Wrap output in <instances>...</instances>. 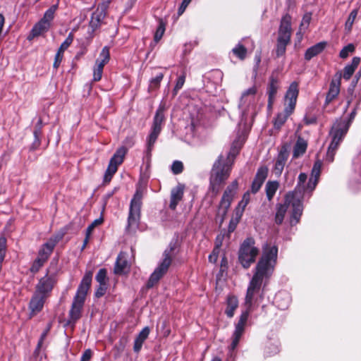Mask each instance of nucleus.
<instances>
[{"label":"nucleus","instance_id":"obj_1","mask_svg":"<svg viewBox=\"0 0 361 361\" xmlns=\"http://www.w3.org/2000/svg\"><path fill=\"white\" fill-rule=\"evenodd\" d=\"M321 167L322 164L319 161L314 163L311 176L307 182V175L305 173H300L295 190L286 194V202L292 203L294 208L292 224L300 221L303 211L302 200L306 194L310 196L315 189L320 176Z\"/></svg>","mask_w":361,"mask_h":361},{"label":"nucleus","instance_id":"obj_2","mask_svg":"<svg viewBox=\"0 0 361 361\" xmlns=\"http://www.w3.org/2000/svg\"><path fill=\"white\" fill-rule=\"evenodd\" d=\"M278 247L270 243L262 245V255L255 267L252 279L262 283L267 282L272 276L277 263Z\"/></svg>","mask_w":361,"mask_h":361},{"label":"nucleus","instance_id":"obj_3","mask_svg":"<svg viewBox=\"0 0 361 361\" xmlns=\"http://www.w3.org/2000/svg\"><path fill=\"white\" fill-rule=\"evenodd\" d=\"M92 271H87L78 288L69 312L70 322L75 323L81 317L85 297L92 283Z\"/></svg>","mask_w":361,"mask_h":361},{"label":"nucleus","instance_id":"obj_4","mask_svg":"<svg viewBox=\"0 0 361 361\" xmlns=\"http://www.w3.org/2000/svg\"><path fill=\"white\" fill-rule=\"evenodd\" d=\"M298 93V83L293 82L290 85L284 97V111L279 113L274 120V126L276 129L279 130L286 123L288 116L294 111Z\"/></svg>","mask_w":361,"mask_h":361},{"label":"nucleus","instance_id":"obj_5","mask_svg":"<svg viewBox=\"0 0 361 361\" xmlns=\"http://www.w3.org/2000/svg\"><path fill=\"white\" fill-rule=\"evenodd\" d=\"M231 171V164L224 163L223 155H219L213 165L209 178L210 189L214 195L219 192L221 185L229 177Z\"/></svg>","mask_w":361,"mask_h":361},{"label":"nucleus","instance_id":"obj_6","mask_svg":"<svg viewBox=\"0 0 361 361\" xmlns=\"http://www.w3.org/2000/svg\"><path fill=\"white\" fill-rule=\"evenodd\" d=\"M291 35V17L289 14H286L281 20L278 32L276 46V54L277 57H280L285 54L286 46L290 42Z\"/></svg>","mask_w":361,"mask_h":361},{"label":"nucleus","instance_id":"obj_7","mask_svg":"<svg viewBox=\"0 0 361 361\" xmlns=\"http://www.w3.org/2000/svg\"><path fill=\"white\" fill-rule=\"evenodd\" d=\"M259 254V250L255 246L253 238H248L242 243L238 253V260L243 268L247 269L252 264Z\"/></svg>","mask_w":361,"mask_h":361},{"label":"nucleus","instance_id":"obj_8","mask_svg":"<svg viewBox=\"0 0 361 361\" xmlns=\"http://www.w3.org/2000/svg\"><path fill=\"white\" fill-rule=\"evenodd\" d=\"M173 247L171 245L169 249H166L164 252L162 261L158 264L157 267L150 275L149 279L147 283V287L148 288H153L156 284L158 283L159 280L166 274L172 262L171 253L173 251Z\"/></svg>","mask_w":361,"mask_h":361},{"label":"nucleus","instance_id":"obj_9","mask_svg":"<svg viewBox=\"0 0 361 361\" xmlns=\"http://www.w3.org/2000/svg\"><path fill=\"white\" fill-rule=\"evenodd\" d=\"M142 194L137 190L130 204L128 218L127 230L128 232L135 231L138 227L140 219V209L142 205Z\"/></svg>","mask_w":361,"mask_h":361},{"label":"nucleus","instance_id":"obj_10","mask_svg":"<svg viewBox=\"0 0 361 361\" xmlns=\"http://www.w3.org/2000/svg\"><path fill=\"white\" fill-rule=\"evenodd\" d=\"M57 8L58 5L55 4L46 11L43 18L33 26L28 37L29 39L39 37L49 30Z\"/></svg>","mask_w":361,"mask_h":361},{"label":"nucleus","instance_id":"obj_11","mask_svg":"<svg viewBox=\"0 0 361 361\" xmlns=\"http://www.w3.org/2000/svg\"><path fill=\"white\" fill-rule=\"evenodd\" d=\"M164 107L163 106H159L157 109L156 114L154 115V119H153V123L151 128V132L148 136L147 139V150L148 152H150L154 143L157 141V139L160 134L161 129H162V125L165 120L164 116Z\"/></svg>","mask_w":361,"mask_h":361},{"label":"nucleus","instance_id":"obj_12","mask_svg":"<svg viewBox=\"0 0 361 361\" xmlns=\"http://www.w3.org/2000/svg\"><path fill=\"white\" fill-rule=\"evenodd\" d=\"M127 151V148L123 146L116 149V152L111 158L109 166L106 170L104 176V181L105 183H109L111 181L113 176L117 171L118 166L123 163Z\"/></svg>","mask_w":361,"mask_h":361},{"label":"nucleus","instance_id":"obj_13","mask_svg":"<svg viewBox=\"0 0 361 361\" xmlns=\"http://www.w3.org/2000/svg\"><path fill=\"white\" fill-rule=\"evenodd\" d=\"M238 189V182L237 180H235L230 185H228L225 190L219 207V212L222 216H225L226 214L228 209H229L231 204L237 193Z\"/></svg>","mask_w":361,"mask_h":361},{"label":"nucleus","instance_id":"obj_14","mask_svg":"<svg viewBox=\"0 0 361 361\" xmlns=\"http://www.w3.org/2000/svg\"><path fill=\"white\" fill-rule=\"evenodd\" d=\"M250 310L247 309L242 312L233 334L232 342L229 347L230 350H234L238 345L240 339L244 333L245 327L248 319Z\"/></svg>","mask_w":361,"mask_h":361},{"label":"nucleus","instance_id":"obj_15","mask_svg":"<svg viewBox=\"0 0 361 361\" xmlns=\"http://www.w3.org/2000/svg\"><path fill=\"white\" fill-rule=\"evenodd\" d=\"M257 93V87L253 85L244 91L241 95L239 108L241 109L243 117L247 116L250 106H253L255 96Z\"/></svg>","mask_w":361,"mask_h":361},{"label":"nucleus","instance_id":"obj_16","mask_svg":"<svg viewBox=\"0 0 361 361\" xmlns=\"http://www.w3.org/2000/svg\"><path fill=\"white\" fill-rule=\"evenodd\" d=\"M54 278L47 274L39 281L35 292L48 298L54 288Z\"/></svg>","mask_w":361,"mask_h":361},{"label":"nucleus","instance_id":"obj_17","mask_svg":"<svg viewBox=\"0 0 361 361\" xmlns=\"http://www.w3.org/2000/svg\"><path fill=\"white\" fill-rule=\"evenodd\" d=\"M341 78L342 74L341 73H336L334 75L326 97L325 105H328L331 103L339 94Z\"/></svg>","mask_w":361,"mask_h":361},{"label":"nucleus","instance_id":"obj_18","mask_svg":"<svg viewBox=\"0 0 361 361\" xmlns=\"http://www.w3.org/2000/svg\"><path fill=\"white\" fill-rule=\"evenodd\" d=\"M355 115L356 109L355 108L350 113L348 120L341 119L339 121H337L334 124L331 128V130H333V132L339 133V134H341V135L344 137L347 133L351 123L354 120Z\"/></svg>","mask_w":361,"mask_h":361},{"label":"nucleus","instance_id":"obj_19","mask_svg":"<svg viewBox=\"0 0 361 361\" xmlns=\"http://www.w3.org/2000/svg\"><path fill=\"white\" fill-rule=\"evenodd\" d=\"M289 156V152L286 145H283L277 156L274 172L276 176H280L284 169L285 164Z\"/></svg>","mask_w":361,"mask_h":361},{"label":"nucleus","instance_id":"obj_20","mask_svg":"<svg viewBox=\"0 0 361 361\" xmlns=\"http://www.w3.org/2000/svg\"><path fill=\"white\" fill-rule=\"evenodd\" d=\"M330 133L332 135V140L329 146L326 159L328 161L331 162L334 161L336 151L344 137L341 135V134H339V133L333 132V130H331Z\"/></svg>","mask_w":361,"mask_h":361},{"label":"nucleus","instance_id":"obj_21","mask_svg":"<svg viewBox=\"0 0 361 361\" xmlns=\"http://www.w3.org/2000/svg\"><path fill=\"white\" fill-rule=\"evenodd\" d=\"M262 283L258 282L257 281L252 279L245 296V306L247 309H251L252 306L253 298L254 295L257 293L261 288Z\"/></svg>","mask_w":361,"mask_h":361},{"label":"nucleus","instance_id":"obj_22","mask_svg":"<svg viewBox=\"0 0 361 361\" xmlns=\"http://www.w3.org/2000/svg\"><path fill=\"white\" fill-rule=\"evenodd\" d=\"M60 239L61 237L58 235L51 237L42 245L41 249L39 250L38 256L47 260Z\"/></svg>","mask_w":361,"mask_h":361},{"label":"nucleus","instance_id":"obj_23","mask_svg":"<svg viewBox=\"0 0 361 361\" xmlns=\"http://www.w3.org/2000/svg\"><path fill=\"white\" fill-rule=\"evenodd\" d=\"M268 169L266 167L258 169L255 177L251 185L250 193L256 194L261 188L262 184L267 177Z\"/></svg>","mask_w":361,"mask_h":361},{"label":"nucleus","instance_id":"obj_24","mask_svg":"<svg viewBox=\"0 0 361 361\" xmlns=\"http://www.w3.org/2000/svg\"><path fill=\"white\" fill-rule=\"evenodd\" d=\"M47 298L34 293L29 303V309L30 310V315L34 316L41 312L43 309L45 300Z\"/></svg>","mask_w":361,"mask_h":361},{"label":"nucleus","instance_id":"obj_25","mask_svg":"<svg viewBox=\"0 0 361 361\" xmlns=\"http://www.w3.org/2000/svg\"><path fill=\"white\" fill-rule=\"evenodd\" d=\"M185 186L178 183L171 191L169 208L175 210L178 203L182 200L184 194Z\"/></svg>","mask_w":361,"mask_h":361},{"label":"nucleus","instance_id":"obj_26","mask_svg":"<svg viewBox=\"0 0 361 361\" xmlns=\"http://www.w3.org/2000/svg\"><path fill=\"white\" fill-rule=\"evenodd\" d=\"M290 206L292 207L291 215H290V224L291 226H295L298 224V223L292 224V216H293L294 208H293L292 203H289V202H286V196L285 197V203L283 204H279L277 207L276 213L275 215L276 224H282L284 216H285V214L287 212V209H288V207H290Z\"/></svg>","mask_w":361,"mask_h":361},{"label":"nucleus","instance_id":"obj_27","mask_svg":"<svg viewBox=\"0 0 361 361\" xmlns=\"http://www.w3.org/2000/svg\"><path fill=\"white\" fill-rule=\"evenodd\" d=\"M128 270L129 264L126 259V254L124 252H120L116 261L114 273L121 275L128 272Z\"/></svg>","mask_w":361,"mask_h":361},{"label":"nucleus","instance_id":"obj_28","mask_svg":"<svg viewBox=\"0 0 361 361\" xmlns=\"http://www.w3.org/2000/svg\"><path fill=\"white\" fill-rule=\"evenodd\" d=\"M251 200V193L250 190L245 192L242 197V200L238 202L235 209V219L238 221L242 217L245 207Z\"/></svg>","mask_w":361,"mask_h":361},{"label":"nucleus","instance_id":"obj_29","mask_svg":"<svg viewBox=\"0 0 361 361\" xmlns=\"http://www.w3.org/2000/svg\"><path fill=\"white\" fill-rule=\"evenodd\" d=\"M150 332V329L148 326H145L142 329V331L139 333L134 341L133 350L135 353H140L142 344L145 341V340L148 338Z\"/></svg>","mask_w":361,"mask_h":361},{"label":"nucleus","instance_id":"obj_30","mask_svg":"<svg viewBox=\"0 0 361 361\" xmlns=\"http://www.w3.org/2000/svg\"><path fill=\"white\" fill-rule=\"evenodd\" d=\"M307 148V142L301 136H298L293 147V157L297 159L302 156Z\"/></svg>","mask_w":361,"mask_h":361},{"label":"nucleus","instance_id":"obj_31","mask_svg":"<svg viewBox=\"0 0 361 361\" xmlns=\"http://www.w3.org/2000/svg\"><path fill=\"white\" fill-rule=\"evenodd\" d=\"M278 89H279L278 80L274 78V77H271L270 82H269L268 89H267V94L269 96L268 106L269 107H271L274 104Z\"/></svg>","mask_w":361,"mask_h":361},{"label":"nucleus","instance_id":"obj_32","mask_svg":"<svg viewBox=\"0 0 361 361\" xmlns=\"http://www.w3.org/2000/svg\"><path fill=\"white\" fill-rule=\"evenodd\" d=\"M104 17V11L103 9H99V8L92 13L90 26L92 27V31H94L100 26Z\"/></svg>","mask_w":361,"mask_h":361},{"label":"nucleus","instance_id":"obj_33","mask_svg":"<svg viewBox=\"0 0 361 361\" xmlns=\"http://www.w3.org/2000/svg\"><path fill=\"white\" fill-rule=\"evenodd\" d=\"M326 46V42H319L314 46L308 48L305 54V59L307 61H310L313 57L316 56L325 49Z\"/></svg>","mask_w":361,"mask_h":361},{"label":"nucleus","instance_id":"obj_34","mask_svg":"<svg viewBox=\"0 0 361 361\" xmlns=\"http://www.w3.org/2000/svg\"><path fill=\"white\" fill-rule=\"evenodd\" d=\"M42 127H43L42 119L41 118H39L37 122L36 123V124L35 126L34 130H33L35 140L31 146V149L33 150L37 149L41 144V135H42Z\"/></svg>","mask_w":361,"mask_h":361},{"label":"nucleus","instance_id":"obj_35","mask_svg":"<svg viewBox=\"0 0 361 361\" xmlns=\"http://www.w3.org/2000/svg\"><path fill=\"white\" fill-rule=\"evenodd\" d=\"M274 301L279 309L285 310L288 308L290 298L287 293L279 292L276 295Z\"/></svg>","mask_w":361,"mask_h":361},{"label":"nucleus","instance_id":"obj_36","mask_svg":"<svg viewBox=\"0 0 361 361\" xmlns=\"http://www.w3.org/2000/svg\"><path fill=\"white\" fill-rule=\"evenodd\" d=\"M360 62V59L359 57H354L352 59L351 63L345 66L343 74L344 79L349 80L350 78L355 69L357 68Z\"/></svg>","mask_w":361,"mask_h":361},{"label":"nucleus","instance_id":"obj_37","mask_svg":"<svg viewBox=\"0 0 361 361\" xmlns=\"http://www.w3.org/2000/svg\"><path fill=\"white\" fill-rule=\"evenodd\" d=\"M109 49L107 47H104L102 49L99 58L95 61V66L104 68V66L109 61Z\"/></svg>","mask_w":361,"mask_h":361},{"label":"nucleus","instance_id":"obj_38","mask_svg":"<svg viewBox=\"0 0 361 361\" xmlns=\"http://www.w3.org/2000/svg\"><path fill=\"white\" fill-rule=\"evenodd\" d=\"M238 306V298L235 296H229L227 299V307L225 313L228 317L231 318L234 315V312Z\"/></svg>","mask_w":361,"mask_h":361},{"label":"nucleus","instance_id":"obj_39","mask_svg":"<svg viewBox=\"0 0 361 361\" xmlns=\"http://www.w3.org/2000/svg\"><path fill=\"white\" fill-rule=\"evenodd\" d=\"M279 186V183L278 181H268L267 183L265 190L267 197L269 200H271L274 197Z\"/></svg>","mask_w":361,"mask_h":361},{"label":"nucleus","instance_id":"obj_40","mask_svg":"<svg viewBox=\"0 0 361 361\" xmlns=\"http://www.w3.org/2000/svg\"><path fill=\"white\" fill-rule=\"evenodd\" d=\"M232 51L240 60H243L246 57L247 49L241 44H237Z\"/></svg>","mask_w":361,"mask_h":361},{"label":"nucleus","instance_id":"obj_41","mask_svg":"<svg viewBox=\"0 0 361 361\" xmlns=\"http://www.w3.org/2000/svg\"><path fill=\"white\" fill-rule=\"evenodd\" d=\"M357 13L358 11L357 9H354L350 12L345 25V30H347L348 31L351 30L353 25L357 16Z\"/></svg>","mask_w":361,"mask_h":361},{"label":"nucleus","instance_id":"obj_42","mask_svg":"<svg viewBox=\"0 0 361 361\" xmlns=\"http://www.w3.org/2000/svg\"><path fill=\"white\" fill-rule=\"evenodd\" d=\"M163 78H164V74L159 73L155 78L151 79L149 85V90L152 91V90L157 89L159 87L160 82L162 80Z\"/></svg>","mask_w":361,"mask_h":361},{"label":"nucleus","instance_id":"obj_43","mask_svg":"<svg viewBox=\"0 0 361 361\" xmlns=\"http://www.w3.org/2000/svg\"><path fill=\"white\" fill-rule=\"evenodd\" d=\"M96 281L99 284H107V271L105 269H101L99 270L96 275Z\"/></svg>","mask_w":361,"mask_h":361},{"label":"nucleus","instance_id":"obj_44","mask_svg":"<svg viewBox=\"0 0 361 361\" xmlns=\"http://www.w3.org/2000/svg\"><path fill=\"white\" fill-rule=\"evenodd\" d=\"M355 50V47L352 44H349L344 47L340 51L339 56L342 59L347 58L350 54L353 53Z\"/></svg>","mask_w":361,"mask_h":361},{"label":"nucleus","instance_id":"obj_45","mask_svg":"<svg viewBox=\"0 0 361 361\" xmlns=\"http://www.w3.org/2000/svg\"><path fill=\"white\" fill-rule=\"evenodd\" d=\"M46 261L47 260L44 259V258H42L38 256L32 265L31 271L32 272L38 271L39 269L44 265Z\"/></svg>","mask_w":361,"mask_h":361},{"label":"nucleus","instance_id":"obj_46","mask_svg":"<svg viewBox=\"0 0 361 361\" xmlns=\"http://www.w3.org/2000/svg\"><path fill=\"white\" fill-rule=\"evenodd\" d=\"M185 74H183L182 75L178 77V78L177 79L176 85L174 87V89H173V94H176L178 91L183 87V85L185 83Z\"/></svg>","mask_w":361,"mask_h":361},{"label":"nucleus","instance_id":"obj_47","mask_svg":"<svg viewBox=\"0 0 361 361\" xmlns=\"http://www.w3.org/2000/svg\"><path fill=\"white\" fill-rule=\"evenodd\" d=\"M171 170L174 174H179L183 170V164L180 161H175L172 164Z\"/></svg>","mask_w":361,"mask_h":361},{"label":"nucleus","instance_id":"obj_48","mask_svg":"<svg viewBox=\"0 0 361 361\" xmlns=\"http://www.w3.org/2000/svg\"><path fill=\"white\" fill-rule=\"evenodd\" d=\"M103 69L104 68L98 67L94 65L93 68V80L94 82L99 81L102 79Z\"/></svg>","mask_w":361,"mask_h":361},{"label":"nucleus","instance_id":"obj_49","mask_svg":"<svg viewBox=\"0 0 361 361\" xmlns=\"http://www.w3.org/2000/svg\"><path fill=\"white\" fill-rule=\"evenodd\" d=\"M107 288L108 284H99L94 293L95 297L98 298L102 297L106 293Z\"/></svg>","mask_w":361,"mask_h":361},{"label":"nucleus","instance_id":"obj_50","mask_svg":"<svg viewBox=\"0 0 361 361\" xmlns=\"http://www.w3.org/2000/svg\"><path fill=\"white\" fill-rule=\"evenodd\" d=\"M219 254V245H217L214 248L212 253L209 255L208 259H209V262L216 263L218 259Z\"/></svg>","mask_w":361,"mask_h":361},{"label":"nucleus","instance_id":"obj_51","mask_svg":"<svg viewBox=\"0 0 361 361\" xmlns=\"http://www.w3.org/2000/svg\"><path fill=\"white\" fill-rule=\"evenodd\" d=\"M103 221V219L102 218L95 219L90 225L88 226V227L86 229V233H88V235H91L94 228L101 224Z\"/></svg>","mask_w":361,"mask_h":361},{"label":"nucleus","instance_id":"obj_52","mask_svg":"<svg viewBox=\"0 0 361 361\" xmlns=\"http://www.w3.org/2000/svg\"><path fill=\"white\" fill-rule=\"evenodd\" d=\"M164 31H165V27L163 24L161 23L159 25V27H157V31L154 35V40L156 42H158L159 40L161 39V38L162 37V36L164 33Z\"/></svg>","mask_w":361,"mask_h":361},{"label":"nucleus","instance_id":"obj_53","mask_svg":"<svg viewBox=\"0 0 361 361\" xmlns=\"http://www.w3.org/2000/svg\"><path fill=\"white\" fill-rule=\"evenodd\" d=\"M73 41V34L72 32H70L66 37V39L64 40V42L61 44V49H67L68 47L72 44Z\"/></svg>","mask_w":361,"mask_h":361},{"label":"nucleus","instance_id":"obj_54","mask_svg":"<svg viewBox=\"0 0 361 361\" xmlns=\"http://www.w3.org/2000/svg\"><path fill=\"white\" fill-rule=\"evenodd\" d=\"M92 357V352L90 349H87L82 353L80 361H90Z\"/></svg>","mask_w":361,"mask_h":361},{"label":"nucleus","instance_id":"obj_55","mask_svg":"<svg viewBox=\"0 0 361 361\" xmlns=\"http://www.w3.org/2000/svg\"><path fill=\"white\" fill-rule=\"evenodd\" d=\"M190 2L187 1L186 0H183L178 10V15L181 16L184 11H185L187 6Z\"/></svg>","mask_w":361,"mask_h":361},{"label":"nucleus","instance_id":"obj_56","mask_svg":"<svg viewBox=\"0 0 361 361\" xmlns=\"http://www.w3.org/2000/svg\"><path fill=\"white\" fill-rule=\"evenodd\" d=\"M49 327H47L44 331V332L42 334L41 336H40V339L38 342V344H37V349H39L41 348V346L42 345V343H43V341L46 338L48 333H49Z\"/></svg>","mask_w":361,"mask_h":361},{"label":"nucleus","instance_id":"obj_57","mask_svg":"<svg viewBox=\"0 0 361 361\" xmlns=\"http://www.w3.org/2000/svg\"><path fill=\"white\" fill-rule=\"evenodd\" d=\"M353 165L355 166V170L361 171V154H359L354 159Z\"/></svg>","mask_w":361,"mask_h":361},{"label":"nucleus","instance_id":"obj_58","mask_svg":"<svg viewBox=\"0 0 361 361\" xmlns=\"http://www.w3.org/2000/svg\"><path fill=\"white\" fill-rule=\"evenodd\" d=\"M311 16L310 14H306L303 16L300 26H307L310 22Z\"/></svg>","mask_w":361,"mask_h":361},{"label":"nucleus","instance_id":"obj_59","mask_svg":"<svg viewBox=\"0 0 361 361\" xmlns=\"http://www.w3.org/2000/svg\"><path fill=\"white\" fill-rule=\"evenodd\" d=\"M62 59H63V56H59V54H56L54 65H53L54 68H59Z\"/></svg>","mask_w":361,"mask_h":361},{"label":"nucleus","instance_id":"obj_60","mask_svg":"<svg viewBox=\"0 0 361 361\" xmlns=\"http://www.w3.org/2000/svg\"><path fill=\"white\" fill-rule=\"evenodd\" d=\"M90 235H88V233H86L85 238L84 239V242H83V245H82V249H84L85 247V246L87 245V244L88 243L89 238H90Z\"/></svg>","mask_w":361,"mask_h":361},{"label":"nucleus","instance_id":"obj_61","mask_svg":"<svg viewBox=\"0 0 361 361\" xmlns=\"http://www.w3.org/2000/svg\"><path fill=\"white\" fill-rule=\"evenodd\" d=\"M238 153V150H235L234 149H232L229 153L228 154V159L230 158V157H234L235 156V154Z\"/></svg>","mask_w":361,"mask_h":361},{"label":"nucleus","instance_id":"obj_62","mask_svg":"<svg viewBox=\"0 0 361 361\" xmlns=\"http://www.w3.org/2000/svg\"><path fill=\"white\" fill-rule=\"evenodd\" d=\"M66 49H61V46L59 48V50L56 53V54H59V56H63V52Z\"/></svg>","mask_w":361,"mask_h":361},{"label":"nucleus","instance_id":"obj_63","mask_svg":"<svg viewBox=\"0 0 361 361\" xmlns=\"http://www.w3.org/2000/svg\"><path fill=\"white\" fill-rule=\"evenodd\" d=\"M212 361H221V359L219 357H214Z\"/></svg>","mask_w":361,"mask_h":361},{"label":"nucleus","instance_id":"obj_64","mask_svg":"<svg viewBox=\"0 0 361 361\" xmlns=\"http://www.w3.org/2000/svg\"><path fill=\"white\" fill-rule=\"evenodd\" d=\"M235 229V226L230 225L229 226V231H233Z\"/></svg>","mask_w":361,"mask_h":361}]
</instances>
